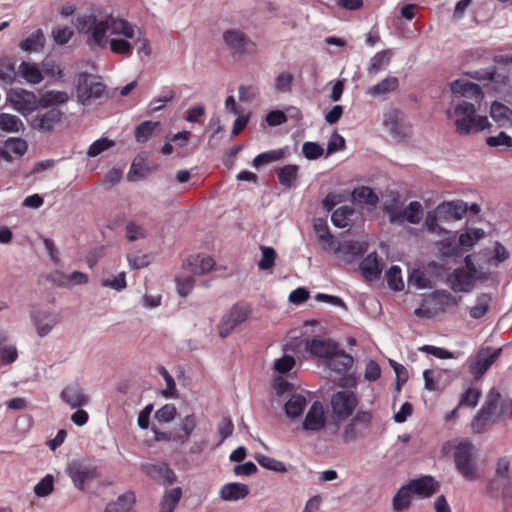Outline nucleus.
<instances>
[{
    "label": "nucleus",
    "mask_w": 512,
    "mask_h": 512,
    "mask_svg": "<svg viewBox=\"0 0 512 512\" xmlns=\"http://www.w3.org/2000/svg\"><path fill=\"white\" fill-rule=\"evenodd\" d=\"M135 504V494L132 491H127L117 497L113 502H110L104 512H131Z\"/></svg>",
    "instance_id": "nucleus-32"
},
{
    "label": "nucleus",
    "mask_w": 512,
    "mask_h": 512,
    "mask_svg": "<svg viewBox=\"0 0 512 512\" xmlns=\"http://www.w3.org/2000/svg\"><path fill=\"white\" fill-rule=\"evenodd\" d=\"M492 297L489 293H481L476 297V303L469 310V314L473 319H480L483 317L490 306Z\"/></svg>",
    "instance_id": "nucleus-43"
},
{
    "label": "nucleus",
    "mask_w": 512,
    "mask_h": 512,
    "mask_svg": "<svg viewBox=\"0 0 512 512\" xmlns=\"http://www.w3.org/2000/svg\"><path fill=\"white\" fill-rule=\"evenodd\" d=\"M44 44V34L41 29H37L21 41L19 47L23 51L33 53L41 51L44 48Z\"/></svg>",
    "instance_id": "nucleus-37"
},
{
    "label": "nucleus",
    "mask_w": 512,
    "mask_h": 512,
    "mask_svg": "<svg viewBox=\"0 0 512 512\" xmlns=\"http://www.w3.org/2000/svg\"><path fill=\"white\" fill-rule=\"evenodd\" d=\"M408 285L415 287L417 290L426 289L430 287V280L423 271L416 269L409 275Z\"/></svg>",
    "instance_id": "nucleus-54"
},
{
    "label": "nucleus",
    "mask_w": 512,
    "mask_h": 512,
    "mask_svg": "<svg viewBox=\"0 0 512 512\" xmlns=\"http://www.w3.org/2000/svg\"><path fill=\"white\" fill-rule=\"evenodd\" d=\"M423 208L420 202L412 201L402 211L403 221L406 220L410 224H419L422 220Z\"/></svg>",
    "instance_id": "nucleus-47"
},
{
    "label": "nucleus",
    "mask_w": 512,
    "mask_h": 512,
    "mask_svg": "<svg viewBox=\"0 0 512 512\" xmlns=\"http://www.w3.org/2000/svg\"><path fill=\"white\" fill-rule=\"evenodd\" d=\"M510 254L505 248V246L500 242H495L494 245V255L487 258V263L494 267H498L499 264L506 261L509 258Z\"/></svg>",
    "instance_id": "nucleus-58"
},
{
    "label": "nucleus",
    "mask_w": 512,
    "mask_h": 512,
    "mask_svg": "<svg viewBox=\"0 0 512 512\" xmlns=\"http://www.w3.org/2000/svg\"><path fill=\"white\" fill-rule=\"evenodd\" d=\"M413 495L425 499L434 495L439 489V483L430 475L410 479L407 483Z\"/></svg>",
    "instance_id": "nucleus-16"
},
{
    "label": "nucleus",
    "mask_w": 512,
    "mask_h": 512,
    "mask_svg": "<svg viewBox=\"0 0 512 512\" xmlns=\"http://www.w3.org/2000/svg\"><path fill=\"white\" fill-rule=\"evenodd\" d=\"M450 89L453 94L463 96L465 98L481 101L484 97L481 87L466 79H457L450 84Z\"/></svg>",
    "instance_id": "nucleus-19"
},
{
    "label": "nucleus",
    "mask_w": 512,
    "mask_h": 512,
    "mask_svg": "<svg viewBox=\"0 0 512 512\" xmlns=\"http://www.w3.org/2000/svg\"><path fill=\"white\" fill-rule=\"evenodd\" d=\"M446 115L455 124L456 132L469 135L485 130L490 126L488 118L477 114L476 107L467 100H459L453 108L446 110Z\"/></svg>",
    "instance_id": "nucleus-2"
},
{
    "label": "nucleus",
    "mask_w": 512,
    "mask_h": 512,
    "mask_svg": "<svg viewBox=\"0 0 512 512\" xmlns=\"http://www.w3.org/2000/svg\"><path fill=\"white\" fill-rule=\"evenodd\" d=\"M249 312V308L244 304L234 305L229 313L222 318L219 335L222 338L227 337L235 327L246 321Z\"/></svg>",
    "instance_id": "nucleus-13"
},
{
    "label": "nucleus",
    "mask_w": 512,
    "mask_h": 512,
    "mask_svg": "<svg viewBox=\"0 0 512 512\" xmlns=\"http://www.w3.org/2000/svg\"><path fill=\"white\" fill-rule=\"evenodd\" d=\"M413 493L407 484L402 485L392 499L394 512H404L411 506Z\"/></svg>",
    "instance_id": "nucleus-35"
},
{
    "label": "nucleus",
    "mask_w": 512,
    "mask_h": 512,
    "mask_svg": "<svg viewBox=\"0 0 512 512\" xmlns=\"http://www.w3.org/2000/svg\"><path fill=\"white\" fill-rule=\"evenodd\" d=\"M367 243L360 241H345L337 246L336 254H338L345 262L351 263L357 256L367 251Z\"/></svg>",
    "instance_id": "nucleus-23"
},
{
    "label": "nucleus",
    "mask_w": 512,
    "mask_h": 512,
    "mask_svg": "<svg viewBox=\"0 0 512 512\" xmlns=\"http://www.w3.org/2000/svg\"><path fill=\"white\" fill-rule=\"evenodd\" d=\"M114 146V141L106 137L95 140L87 150V156L94 158Z\"/></svg>",
    "instance_id": "nucleus-51"
},
{
    "label": "nucleus",
    "mask_w": 512,
    "mask_h": 512,
    "mask_svg": "<svg viewBox=\"0 0 512 512\" xmlns=\"http://www.w3.org/2000/svg\"><path fill=\"white\" fill-rule=\"evenodd\" d=\"M53 488L54 478L52 475L47 474L34 486V493L38 497H46L53 491Z\"/></svg>",
    "instance_id": "nucleus-56"
},
{
    "label": "nucleus",
    "mask_w": 512,
    "mask_h": 512,
    "mask_svg": "<svg viewBox=\"0 0 512 512\" xmlns=\"http://www.w3.org/2000/svg\"><path fill=\"white\" fill-rule=\"evenodd\" d=\"M285 155V150L282 148L273 149L258 154L253 160V166L258 168L262 165L270 164L281 160Z\"/></svg>",
    "instance_id": "nucleus-45"
},
{
    "label": "nucleus",
    "mask_w": 512,
    "mask_h": 512,
    "mask_svg": "<svg viewBox=\"0 0 512 512\" xmlns=\"http://www.w3.org/2000/svg\"><path fill=\"white\" fill-rule=\"evenodd\" d=\"M176 414V407L173 404H166L156 411L155 418L159 422L169 423L174 420Z\"/></svg>",
    "instance_id": "nucleus-62"
},
{
    "label": "nucleus",
    "mask_w": 512,
    "mask_h": 512,
    "mask_svg": "<svg viewBox=\"0 0 512 512\" xmlns=\"http://www.w3.org/2000/svg\"><path fill=\"white\" fill-rule=\"evenodd\" d=\"M337 344L330 339L326 338H313L310 342H307V350L315 357L324 360V363L337 349Z\"/></svg>",
    "instance_id": "nucleus-22"
},
{
    "label": "nucleus",
    "mask_w": 512,
    "mask_h": 512,
    "mask_svg": "<svg viewBox=\"0 0 512 512\" xmlns=\"http://www.w3.org/2000/svg\"><path fill=\"white\" fill-rule=\"evenodd\" d=\"M126 237L129 241H136L146 237V231L142 225L130 221L126 225Z\"/></svg>",
    "instance_id": "nucleus-63"
},
{
    "label": "nucleus",
    "mask_w": 512,
    "mask_h": 512,
    "mask_svg": "<svg viewBox=\"0 0 512 512\" xmlns=\"http://www.w3.org/2000/svg\"><path fill=\"white\" fill-rule=\"evenodd\" d=\"M23 127L21 119L12 114L0 113V129L6 132H18Z\"/></svg>",
    "instance_id": "nucleus-50"
},
{
    "label": "nucleus",
    "mask_w": 512,
    "mask_h": 512,
    "mask_svg": "<svg viewBox=\"0 0 512 512\" xmlns=\"http://www.w3.org/2000/svg\"><path fill=\"white\" fill-rule=\"evenodd\" d=\"M77 29L79 33L87 36L88 45L98 48H106L108 44V34L132 38L134 46H138L140 56H150L151 47L145 32L128 20L120 17L108 15L98 17L94 14H85L77 19Z\"/></svg>",
    "instance_id": "nucleus-1"
},
{
    "label": "nucleus",
    "mask_w": 512,
    "mask_h": 512,
    "mask_svg": "<svg viewBox=\"0 0 512 512\" xmlns=\"http://www.w3.org/2000/svg\"><path fill=\"white\" fill-rule=\"evenodd\" d=\"M140 469L147 477L165 486L177 481L175 472L166 463H143Z\"/></svg>",
    "instance_id": "nucleus-14"
},
{
    "label": "nucleus",
    "mask_w": 512,
    "mask_h": 512,
    "mask_svg": "<svg viewBox=\"0 0 512 512\" xmlns=\"http://www.w3.org/2000/svg\"><path fill=\"white\" fill-rule=\"evenodd\" d=\"M484 235L482 229H475L471 232L461 233L457 243H453L450 240H444L441 242V252L448 257H458L463 254L464 251L472 248Z\"/></svg>",
    "instance_id": "nucleus-9"
},
{
    "label": "nucleus",
    "mask_w": 512,
    "mask_h": 512,
    "mask_svg": "<svg viewBox=\"0 0 512 512\" xmlns=\"http://www.w3.org/2000/svg\"><path fill=\"white\" fill-rule=\"evenodd\" d=\"M31 320L40 337L48 335L59 321L57 315H52L47 311L33 312L31 314Z\"/></svg>",
    "instance_id": "nucleus-26"
},
{
    "label": "nucleus",
    "mask_w": 512,
    "mask_h": 512,
    "mask_svg": "<svg viewBox=\"0 0 512 512\" xmlns=\"http://www.w3.org/2000/svg\"><path fill=\"white\" fill-rule=\"evenodd\" d=\"M160 125L158 121H143L136 126L134 131L135 140L138 143L147 142L153 135L155 129Z\"/></svg>",
    "instance_id": "nucleus-41"
},
{
    "label": "nucleus",
    "mask_w": 512,
    "mask_h": 512,
    "mask_svg": "<svg viewBox=\"0 0 512 512\" xmlns=\"http://www.w3.org/2000/svg\"><path fill=\"white\" fill-rule=\"evenodd\" d=\"M401 113L397 109H390L384 114L383 125L389 133L397 138L403 139L406 136V132L401 126Z\"/></svg>",
    "instance_id": "nucleus-29"
},
{
    "label": "nucleus",
    "mask_w": 512,
    "mask_h": 512,
    "mask_svg": "<svg viewBox=\"0 0 512 512\" xmlns=\"http://www.w3.org/2000/svg\"><path fill=\"white\" fill-rule=\"evenodd\" d=\"M387 285L394 291H401L404 288L402 279L401 268L397 265H392L385 274Z\"/></svg>",
    "instance_id": "nucleus-48"
},
{
    "label": "nucleus",
    "mask_w": 512,
    "mask_h": 512,
    "mask_svg": "<svg viewBox=\"0 0 512 512\" xmlns=\"http://www.w3.org/2000/svg\"><path fill=\"white\" fill-rule=\"evenodd\" d=\"M307 406V399L302 394H293L284 404V412L287 418L294 420L302 416Z\"/></svg>",
    "instance_id": "nucleus-31"
},
{
    "label": "nucleus",
    "mask_w": 512,
    "mask_h": 512,
    "mask_svg": "<svg viewBox=\"0 0 512 512\" xmlns=\"http://www.w3.org/2000/svg\"><path fill=\"white\" fill-rule=\"evenodd\" d=\"M15 77L14 63L8 59H0V81L11 84Z\"/></svg>",
    "instance_id": "nucleus-57"
},
{
    "label": "nucleus",
    "mask_w": 512,
    "mask_h": 512,
    "mask_svg": "<svg viewBox=\"0 0 512 512\" xmlns=\"http://www.w3.org/2000/svg\"><path fill=\"white\" fill-rule=\"evenodd\" d=\"M111 52L116 55L130 57L133 53V40L124 36L108 34V44Z\"/></svg>",
    "instance_id": "nucleus-30"
},
{
    "label": "nucleus",
    "mask_w": 512,
    "mask_h": 512,
    "mask_svg": "<svg viewBox=\"0 0 512 512\" xmlns=\"http://www.w3.org/2000/svg\"><path fill=\"white\" fill-rule=\"evenodd\" d=\"M63 113L57 108H51L45 112H38L31 119V127L41 132H50L60 122Z\"/></svg>",
    "instance_id": "nucleus-17"
},
{
    "label": "nucleus",
    "mask_w": 512,
    "mask_h": 512,
    "mask_svg": "<svg viewBox=\"0 0 512 512\" xmlns=\"http://www.w3.org/2000/svg\"><path fill=\"white\" fill-rule=\"evenodd\" d=\"M104 92L105 85L99 77L87 72L79 73L76 76L75 93L78 102L82 105H91L93 101L101 98Z\"/></svg>",
    "instance_id": "nucleus-5"
},
{
    "label": "nucleus",
    "mask_w": 512,
    "mask_h": 512,
    "mask_svg": "<svg viewBox=\"0 0 512 512\" xmlns=\"http://www.w3.org/2000/svg\"><path fill=\"white\" fill-rule=\"evenodd\" d=\"M67 473L71 478L74 486L84 491L86 481H90L99 477L97 466L82 461H73L67 467Z\"/></svg>",
    "instance_id": "nucleus-11"
},
{
    "label": "nucleus",
    "mask_w": 512,
    "mask_h": 512,
    "mask_svg": "<svg viewBox=\"0 0 512 512\" xmlns=\"http://www.w3.org/2000/svg\"><path fill=\"white\" fill-rule=\"evenodd\" d=\"M299 168L295 164H288L276 169L279 183L287 188H291L298 177Z\"/></svg>",
    "instance_id": "nucleus-39"
},
{
    "label": "nucleus",
    "mask_w": 512,
    "mask_h": 512,
    "mask_svg": "<svg viewBox=\"0 0 512 512\" xmlns=\"http://www.w3.org/2000/svg\"><path fill=\"white\" fill-rule=\"evenodd\" d=\"M500 397L499 391L495 388L489 390L485 401L471 420L470 426L472 433L482 434L486 432L491 425L499 421L497 410Z\"/></svg>",
    "instance_id": "nucleus-4"
},
{
    "label": "nucleus",
    "mask_w": 512,
    "mask_h": 512,
    "mask_svg": "<svg viewBox=\"0 0 512 512\" xmlns=\"http://www.w3.org/2000/svg\"><path fill=\"white\" fill-rule=\"evenodd\" d=\"M249 486L244 483L230 482L224 484L219 490V497L224 501L235 502L246 498Z\"/></svg>",
    "instance_id": "nucleus-25"
},
{
    "label": "nucleus",
    "mask_w": 512,
    "mask_h": 512,
    "mask_svg": "<svg viewBox=\"0 0 512 512\" xmlns=\"http://www.w3.org/2000/svg\"><path fill=\"white\" fill-rule=\"evenodd\" d=\"M454 463L457 472L467 481L479 478L475 445L469 439H462L455 446Z\"/></svg>",
    "instance_id": "nucleus-3"
},
{
    "label": "nucleus",
    "mask_w": 512,
    "mask_h": 512,
    "mask_svg": "<svg viewBox=\"0 0 512 512\" xmlns=\"http://www.w3.org/2000/svg\"><path fill=\"white\" fill-rule=\"evenodd\" d=\"M447 282L454 292H470L475 285V276L463 267L454 269L447 277Z\"/></svg>",
    "instance_id": "nucleus-15"
},
{
    "label": "nucleus",
    "mask_w": 512,
    "mask_h": 512,
    "mask_svg": "<svg viewBox=\"0 0 512 512\" xmlns=\"http://www.w3.org/2000/svg\"><path fill=\"white\" fill-rule=\"evenodd\" d=\"M175 97V92L170 87H163L158 97L154 98L149 103V112L154 113L164 108L165 104L172 101Z\"/></svg>",
    "instance_id": "nucleus-46"
},
{
    "label": "nucleus",
    "mask_w": 512,
    "mask_h": 512,
    "mask_svg": "<svg viewBox=\"0 0 512 512\" xmlns=\"http://www.w3.org/2000/svg\"><path fill=\"white\" fill-rule=\"evenodd\" d=\"M480 396H481V392L479 389L469 387L461 394L458 407L469 406V407L474 408L478 404Z\"/></svg>",
    "instance_id": "nucleus-52"
},
{
    "label": "nucleus",
    "mask_w": 512,
    "mask_h": 512,
    "mask_svg": "<svg viewBox=\"0 0 512 512\" xmlns=\"http://www.w3.org/2000/svg\"><path fill=\"white\" fill-rule=\"evenodd\" d=\"M359 268L367 281H376L380 279L383 267L377 253L372 252L361 261Z\"/></svg>",
    "instance_id": "nucleus-21"
},
{
    "label": "nucleus",
    "mask_w": 512,
    "mask_h": 512,
    "mask_svg": "<svg viewBox=\"0 0 512 512\" xmlns=\"http://www.w3.org/2000/svg\"><path fill=\"white\" fill-rule=\"evenodd\" d=\"M18 72L27 83L32 85L39 84L44 79L43 73L36 63L23 61L19 65Z\"/></svg>",
    "instance_id": "nucleus-33"
},
{
    "label": "nucleus",
    "mask_w": 512,
    "mask_h": 512,
    "mask_svg": "<svg viewBox=\"0 0 512 512\" xmlns=\"http://www.w3.org/2000/svg\"><path fill=\"white\" fill-rule=\"evenodd\" d=\"M69 100V94L66 91L48 90L40 96L41 108H56L65 104Z\"/></svg>",
    "instance_id": "nucleus-36"
},
{
    "label": "nucleus",
    "mask_w": 512,
    "mask_h": 512,
    "mask_svg": "<svg viewBox=\"0 0 512 512\" xmlns=\"http://www.w3.org/2000/svg\"><path fill=\"white\" fill-rule=\"evenodd\" d=\"M7 99L13 108L26 116L40 107V97L32 92L21 88L11 89L7 94Z\"/></svg>",
    "instance_id": "nucleus-10"
},
{
    "label": "nucleus",
    "mask_w": 512,
    "mask_h": 512,
    "mask_svg": "<svg viewBox=\"0 0 512 512\" xmlns=\"http://www.w3.org/2000/svg\"><path fill=\"white\" fill-rule=\"evenodd\" d=\"M258 464L267 469L278 473L287 472V467L284 462L279 461L267 455L259 454L256 456Z\"/></svg>",
    "instance_id": "nucleus-49"
},
{
    "label": "nucleus",
    "mask_w": 512,
    "mask_h": 512,
    "mask_svg": "<svg viewBox=\"0 0 512 512\" xmlns=\"http://www.w3.org/2000/svg\"><path fill=\"white\" fill-rule=\"evenodd\" d=\"M392 197L393 198L391 202L384 204L383 211L389 216L390 223H403V210H401L400 206L398 205L399 194L392 193Z\"/></svg>",
    "instance_id": "nucleus-44"
},
{
    "label": "nucleus",
    "mask_w": 512,
    "mask_h": 512,
    "mask_svg": "<svg viewBox=\"0 0 512 512\" xmlns=\"http://www.w3.org/2000/svg\"><path fill=\"white\" fill-rule=\"evenodd\" d=\"M502 348L481 347L475 354L468 357L466 365L475 380L481 379L493 363L500 357Z\"/></svg>",
    "instance_id": "nucleus-8"
},
{
    "label": "nucleus",
    "mask_w": 512,
    "mask_h": 512,
    "mask_svg": "<svg viewBox=\"0 0 512 512\" xmlns=\"http://www.w3.org/2000/svg\"><path fill=\"white\" fill-rule=\"evenodd\" d=\"M392 53L390 50H382L377 52L373 57L370 58L367 72L369 75L377 74L383 66L390 63Z\"/></svg>",
    "instance_id": "nucleus-42"
},
{
    "label": "nucleus",
    "mask_w": 512,
    "mask_h": 512,
    "mask_svg": "<svg viewBox=\"0 0 512 512\" xmlns=\"http://www.w3.org/2000/svg\"><path fill=\"white\" fill-rule=\"evenodd\" d=\"M326 412L322 402L314 401L302 422V430L305 432L316 433L320 432L326 425Z\"/></svg>",
    "instance_id": "nucleus-12"
},
{
    "label": "nucleus",
    "mask_w": 512,
    "mask_h": 512,
    "mask_svg": "<svg viewBox=\"0 0 512 512\" xmlns=\"http://www.w3.org/2000/svg\"><path fill=\"white\" fill-rule=\"evenodd\" d=\"M511 473V458L502 456L497 459L495 466V476L499 479L507 481L510 479Z\"/></svg>",
    "instance_id": "nucleus-53"
},
{
    "label": "nucleus",
    "mask_w": 512,
    "mask_h": 512,
    "mask_svg": "<svg viewBox=\"0 0 512 512\" xmlns=\"http://www.w3.org/2000/svg\"><path fill=\"white\" fill-rule=\"evenodd\" d=\"M234 431V425L230 417H223L217 428V433L220 437L219 445L229 438Z\"/></svg>",
    "instance_id": "nucleus-64"
},
{
    "label": "nucleus",
    "mask_w": 512,
    "mask_h": 512,
    "mask_svg": "<svg viewBox=\"0 0 512 512\" xmlns=\"http://www.w3.org/2000/svg\"><path fill=\"white\" fill-rule=\"evenodd\" d=\"M261 259L258 267L261 270L271 269L275 265L276 252L272 247H261Z\"/></svg>",
    "instance_id": "nucleus-60"
},
{
    "label": "nucleus",
    "mask_w": 512,
    "mask_h": 512,
    "mask_svg": "<svg viewBox=\"0 0 512 512\" xmlns=\"http://www.w3.org/2000/svg\"><path fill=\"white\" fill-rule=\"evenodd\" d=\"M353 357L344 351H340L338 348L325 362V365L331 371L342 373L346 372L353 365Z\"/></svg>",
    "instance_id": "nucleus-28"
},
{
    "label": "nucleus",
    "mask_w": 512,
    "mask_h": 512,
    "mask_svg": "<svg viewBox=\"0 0 512 512\" xmlns=\"http://www.w3.org/2000/svg\"><path fill=\"white\" fill-rule=\"evenodd\" d=\"M60 397L71 409L81 408L89 403L88 395L76 383L66 386L61 391Z\"/></svg>",
    "instance_id": "nucleus-18"
},
{
    "label": "nucleus",
    "mask_w": 512,
    "mask_h": 512,
    "mask_svg": "<svg viewBox=\"0 0 512 512\" xmlns=\"http://www.w3.org/2000/svg\"><path fill=\"white\" fill-rule=\"evenodd\" d=\"M399 87V79L394 76H387L377 84L369 87L366 94L373 98H383L392 92H395Z\"/></svg>",
    "instance_id": "nucleus-27"
},
{
    "label": "nucleus",
    "mask_w": 512,
    "mask_h": 512,
    "mask_svg": "<svg viewBox=\"0 0 512 512\" xmlns=\"http://www.w3.org/2000/svg\"><path fill=\"white\" fill-rule=\"evenodd\" d=\"M467 203L462 200L443 202L438 205L436 212L440 219L459 220L467 212Z\"/></svg>",
    "instance_id": "nucleus-20"
},
{
    "label": "nucleus",
    "mask_w": 512,
    "mask_h": 512,
    "mask_svg": "<svg viewBox=\"0 0 512 512\" xmlns=\"http://www.w3.org/2000/svg\"><path fill=\"white\" fill-rule=\"evenodd\" d=\"M292 83V74L289 72H282L276 77L274 88L279 93H289L292 91Z\"/></svg>",
    "instance_id": "nucleus-59"
},
{
    "label": "nucleus",
    "mask_w": 512,
    "mask_h": 512,
    "mask_svg": "<svg viewBox=\"0 0 512 512\" xmlns=\"http://www.w3.org/2000/svg\"><path fill=\"white\" fill-rule=\"evenodd\" d=\"M420 350H422L428 354H431L438 359L458 358L459 356H461L463 354L462 352L453 353L447 349L432 346V345H424L420 348Z\"/></svg>",
    "instance_id": "nucleus-55"
},
{
    "label": "nucleus",
    "mask_w": 512,
    "mask_h": 512,
    "mask_svg": "<svg viewBox=\"0 0 512 512\" xmlns=\"http://www.w3.org/2000/svg\"><path fill=\"white\" fill-rule=\"evenodd\" d=\"M354 209L350 206L344 205L336 210L331 215V221L337 228H346L351 223V217L354 215Z\"/></svg>",
    "instance_id": "nucleus-40"
},
{
    "label": "nucleus",
    "mask_w": 512,
    "mask_h": 512,
    "mask_svg": "<svg viewBox=\"0 0 512 512\" xmlns=\"http://www.w3.org/2000/svg\"><path fill=\"white\" fill-rule=\"evenodd\" d=\"M323 148L316 142L307 141L302 145V153L309 160L318 159L323 155Z\"/></svg>",
    "instance_id": "nucleus-61"
},
{
    "label": "nucleus",
    "mask_w": 512,
    "mask_h": 512,
    "mask_svg": "<svg viewBox=\"0 0 512 512\" xmlns=\"http://www.w3.org/2000/svg\"><path fill=\"white\" fill-rule=\"evenodd\" d=\"M352 200L361 206L374 207L378 203L377 194L367 186H359L352 191Z\"/></svg>",
    "instance_id": "nucleus-34"
},
{
    "label": "nucleus",
    "mask_w": 512,
    "mask_h": 512,
    "mask_svg": "<svg viewBox=\"0 0 512 512\" xmlns=\"http://www.w3.org/2000/svg\"><path fill=\"white\" fill-rule=\"evenodd\" d=\"M223 42L230 54L237 59L256 53V43L242 30L230 28L222 34Z\"/></svg>",
    "instance_id": "nucleus-6"
},
{
    "label": "nucleus",
    "mask_w": 512,
    "mask_h": 512,
    "mask_svg": "<svg viewBox=\"0 0 512 512\" xmlns=\"http://www.w3.org/2000/svg\"><path fill=\"white\" fill-rule=\"evenodd\" d=\"M358 403V397L353 391L340 390L333 393L329 402L333 419L336 422L346 421L353 416Z\"/></svg>",
    "instance_id": "nucleus-7"
},
{
    "label": "nucleus",
    "mask_w": 512,
    "mask_h": 512,
    "mask_svg": "<svg viewBox=\"0 0 512 512\" xmlns=\"http://www.w3.org/2000/svg\"><path fill=\"white\" fill-rule=\"evenodd\" d=\"M182 496V489L175 487L164 492L159 512H174Z\"/></svg>",
    "instance_id": "nucleus-38"
},
{
    "label": "nucleus",
    "mask_w": 512,
    "mask_h": 512,
    "mask_svg": "<svg viewBox=\"0 0 512 512\" xmlns=\"http://www.w3.org/2000/svg\"><path fill=\"white\" fill-rule=\"evenodd\" d=\"M214 260L210 256L197 255L191 256L184 261L183 267L195 275H203L212 270Z\"/></svg>",
    "instance_id": "nucleus-24"
}]
</instances>
